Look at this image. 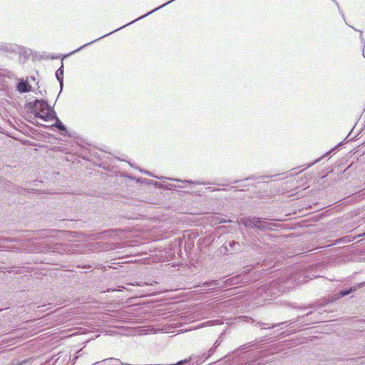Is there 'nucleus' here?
I'll return each instance as SVG.
<instances>
[{"label":"nucleus","mask_w":365,"mask_h":365,"mask_svg":"<svg viewBox=\"0 0 365 365\" xmlns=\"http://www.w3.org/2000/svg\"><path fill=\"white\" fill-rule=\"evenodd\" d=\"M231 362L225 361L224 365H264L269 360L266 359L268 354L265 350H248L236 351Z\"/></svg>","instance_id":"obj_1"},{"label":"nucleus","mask_w":365,"mask_h":365,"mask_svg":"<svg viewBox=\"0 0 365 365\" xmlns=\"http://www.w3.org/2000/svg\"><path fill=\"white\" fill-rule=\"evenodd\" d=\"M292 279H289L286 275L282 276L279 278L275 279L273 281L266 283L259 289V294L264 293V297H275L279 295V293L284 292L287 289H289L292 286L290 281Z\"/></svg>","instance_id":"obj_2"},{"label":"nucleus","mask_w":365,"mask_h":365,"mask_svg":"<svg viewBox=\"0 0 365 365\" xmlns=\"http://www.w3.org/2000/svg\"><path fill=\"white\" fill-rule=\"evenodd\" d=\"M239 223L243 225L247 228H257L263 231L266 230H272L276 225L273 222H269L265 219H261L256 217H242Z\"/></svg>","instance_id":"obj_3"},{"label":"nucleus","mask_w":365,"mask_h":365,"mask_svg":"<svg viewBox=\"0 0 365 365\" xmlns=\"http://www.w3.org/2000/svg\"><path fill=\"white\" fill-rule=\"evenodd\" d=\"M249 280V277L247 274H238L227 279L222 282L219 280H210L203 283V287L214 286L217 288H225L233 285L238 284L242 282H246Z\"/></svg>","instance_id":"obj_4"},{"label":"nucleus","mask_w":365,"mask_h":365,"mask_svg":"<svg viewBox=\"0 0 365 365\" xmlns=\"http://www.w3.org/2000/svg\"><path fill=\"white\" fill-rule=\"evenodd\" d=\"M174 1H175V0H170V1H168V2H166V3L163 4H162L161 6H158V7H157V8L154 9L153 10H152V11H149L148 13H147V14H144V15H143V16H140V17L137 18L136 19H135V20H133V21H130V23H128L127 24H125V25H124V26H121V27H120V28H118V29H115V30H114V31H111V32H110V33H108V34H105V35H103V36H101V37H99V38H96V39H95V40H93V41H91V42H88V43H85L84 45L81 46V47H79L78 48H77V49H76V50L73 51H72V54H73V53H77V52H78V51H81L83 48H85V47H86V46H89V45H91V43H94V42H96V41H98V40H100V39H101V38H104V37H106V36H108V35H110V34H113V33H114V32H115V31H118V30H120V29H123V28H124V27H125V26H128V25H130V24H131L134 23V22H135V21H138V20H140V19H143V18L146 17L147 16H148V15L151 14L152 13H153V12H155V11H158V9H161V8H163V7L165 6L166 5L169 4L170 3H171V2Z\"/></svg>","instance_id":"obj_5"},{"label":"nucleus","mask_w":365,"mask_h":365,"mask_svg":"<svg viewBox=\"0 0 365 365\" xmlns=\"http://www.w3.org/2000/svg\"><path fill=\"white\" fill-rule=\"evenodd\" d=\"M27 106L33 115L38 113V112H44L50 108V106L46 99H36L28 103Z\"/></svg>","instance_id":"obj_6"},{"label":"nucleus","mask_w":365,"mask_h":365,"mask_svg":"<svg viewBox=\"0 0 365 365\" xmlns=\"http://www.w3.org/2000/svg\"><path fill=\"white\" fill-rule=\"evenodd\" d=\"M22 50V47L16 43L0 42V53L3 54H20Z\"/></svg>","instance_id":"obj_7"},{"label":"nucleus","mask_w":365,"mask_h":365,"mask_svg":"<svg viewBox=\"0 0 365 365\" xmlns=\"http://www.w3.org/2000/svg\"><path fill=\"white\" fill-rule=\"evenodd\" d=\"M35 118H41L44 121H48L53 119L56 117V112L53 108L50 106V108L46 110L44 112H38V113L34 115Z\"/></svg>","instance_id":"obj_8"},{"label":"nucleus","mask_w":365,"mask_h":365,"mask_svg":"<svg viewBox=\"0 0 365 365\" xmlns=\"http://www.w3.org/2000/svg\"><path fill=\"white\" fill-rule=\"evenodd\" d=\"M16 89L21 93H28L31 90V86L29 84L27 81L21 79L17 84Z\"/></svg>","instance_id":"obj_9"},{"label":"nucleus","mask_w":365,"mask_h":365,"mask_svg":"<svg viewBox=\"0 0 365 365\" xmlns=\"http://www.w3.org/2000/svg\"><path fill=\"white\" fill-rule=\"evenodd\" d=\"M228 245H229V247H230V250H228V247L227 246H225L224 247V249L225 250V251L227 252H240L242 250V245L238 242H236V241H230L228 242Z\"/></svg>","instance_id":"obj_10"},{"label":"nucleus","mask_w":365,"mask_h":365,"mask_svg":"<svg viewBox=\"0 0 365 365\" xmlns=\"http://www.w3.org/2000/svg\"><path fill=\"white\" fill-rule=\"evenodd\" d=\"M154 177L156 178H158V179H167V180H173V181H175V182H181L182 183H186V184H195V185H207V182H200V181H192V180H181L178 178H165V177H158V176H154Z\"/></svg>","instance_id":"obj_11"},{"label":"nucleus","mask_w":365,"mask_h":365,"mask_svg":"<svg viewBox=\"0 0 365 365\" xmlns=\"http://www.w3.org/2000/svg\"><path fill=\"white\" fill-rule=\"evenodd\" d=\"M56 78L60 83L61 89H62L63 86V61H61V66L56 71Z\"/></svg>","instance_id":"obj_12"},{"label":"nucleus","mask_w":365,"mask_h":365,"mask_svg":"<svg viewBox=\"0 0 365 365\" xmlns=\"http://www.w3.org/2000/svg\"><path fill=\"white\" fill-rule=\"evenodd\" d=\"M53 119L56 120L55 123L53 125L54 127L58 128L60 131L67 133V128L66 125L60 120V119L56 115V117H53Z\"/></svg>","instance_id":"obj_13"},{"label":"nucleus","mask_w":365,"mask_h":365,"mask_svg":"<svg viewBox=\"0 0 365 365\" xmlns=\"http://www.w3.org/2000/svg\"><path fill=\"white\" fill-rule=\"evenodd\" d=\"M356 289H357V287H349V288L341 290L338 293L339 297H343L344 296H346V295L352 293L353 292L356 291Z\"/></svg>","instance_id":"obj_14"},{"label":"nucleus","mask_w":365,"mask_h":365,"mask_svg":"<svg viewBox=\"0 0 365 365\" xmlns=\"http://www.w3.org/2000/svg\"><path fill=\"white\" fill-rule=\"evenodd\" d=\"M269 178H270V176H269V175L258 176V177H255L254 175H252L250 177H248V178H245L244 180H258L259 182H261V181H263L265 179H269Z\"/></svg>","instance_id":"obj_15"},{"label":"nucleus","mask_w":365,"mask_h":365,"mask_svg":"<svg viewBox=\"0 0 365 365\" xmlns=\"http://www.w3.org/2000/svg\"><path fill=\"white\" fill-rule=\"evenodd\" d=\"M216 349L215 346H212L207 352V354H204L203 357L204 359L206 360L209 359L216 351Z\"/></svg>","instance_id":"obj_16"},{"label":"nucleus","mask_w":365,"mask_h":365,"mask_svg":"<svg viewBox=\"0 0 365 365\" xmlns=\"http://www.w3.org/2000/svg\"><path fill=\"white\" fill-rule=\"evenodd\" d=\"M354 30L355 31H359L360 32V36H359V38H360V41L361 42V44L363 46V56L365 57V55H364V48H365V40L363 37V32L362 31H360V30H357L356 29L354 28L353 26H351Z\"/></svg>","instance_id":"obj_17"},{"label":"nucleus","mask_w":365,"mask_h":365,"mask_svg":"<svg viewBox=\"0 0 365 365\" xmlns=\"http://www.w3.org/2000/svg\"><path fill=\"white\" fill-rule=\"evenodd\" d=\"M333 2H334V4L336 5L337 8H338V10H339V14L341 15L344 22L348 25L346 21V19H345V16H344V12L341 10L340 7H339V5L338 4V2L336 1V0H331Z\"/></svg>","instance_id":"obj_18"},{"label":"nucleus","mask_w":365,"mask_h":365,"mask_svg":"<svg viewBox=\"0 0 365 365\" xmlns=\"http://www.w3.org/2000/svg\"><path fill=\"white\" fill-rule=\"evenodd\" d=\"M222 338H221V337H219V338L215 341V342L214 343L213 346H215V348H217V347L220 345V344L222 343Z\"/></svg>","instance_id":"obj_19"},{"label":"nucleus","mask_w":365,"mask_h":365,"mask_svg":"<svg viewBox=\"0 0 365 365\" xmlns=\"http://www.w3.org/2000/svg\"><path fill=\"white\" fill-rule=\"evenodd\" d=\"M321 160V158H318L317 160H316L315 161H314L313 163H311L307 165V166L305 168V169L308 168H310L311 166L314 165L316 163H318Z\"/></svg>","instance_id":"obj_20"},{"label":"nucleus","mask_w":365,"mask_h":365,"mask_svg":"<svg viewBox=\"0 0 365 365\" xmlns=\"http://www.w3.org/2000/svg\"><path fill=\"white\" fill-rule=\"evenodd\" d=\"M170 189H172V188H183L185 187L184 185H170Z\"/></svg>","instance_id":"obj_21"},{"label":"nucleus","mask_w":365,"mask_h":365,"mask_svg":"<svg viewBox=\"0 0 365 365\" xmlns=\"http://www.w3.org/2000/svg\"><path fill=\"white\" fill-rule=\"evenodd\" d=\"M287 322H282V323H279V324H272L271 326L268 327V328H274V327H277V326L280 325V324H286Z\"/></svg>","instance_id":"obj_22"},{"label":"nucleus","mask_w":365,"mask_h":365,"mask_svg":"<svg viewBox=\"0 0 365 365\" xmlns=\"http://www.w3.org/2000/svg\"><path fill=\"white\" fill-rule=\"evenodd\" d=\"M257 324H259V326L262 328V329H267V327H265L264 326L265 325H267V324L265 323H262V322H258Z\"/></svg>","instance_id":"obj_23"},{"label":"nucleus","mask_w":365,"mask_h":365,"mask_svg":"<svg viewBox=\"0 0 365 365\" xmlns=\"http://www.w3.org/2000/svg\"><path fill=\"white\" fill-rule=\"evenodd\" d=\"M225 222H226V220H224V219L218 220V223H220H220Z\"/></svg>","instance_id":"obj_24"},{"label":"nucleus","mask_w":365,"mask_h":365,"mask_svg":"<svg viewBox=\"0 0 365 365\" xmlns=\"http://www.w3.org/2000/svg\"><path fill=\"white\" fill-rule=\"evenodd\" d=\"M144 173H145L148 175L153 176V175L149 171H145Z\"/></svg>","instance_id":"obj_25"},{"label":"nucleus","mask_w":365,"mask_h":365,"mask_svg":"<svg viewBox=\"0 0 365 365\" xmlns=\"http://www.w3.org/2000/svg\"><path fill=\"white\" fill-rule=\"evenodd\" d=\"M12 365H21V363L19 362H13Z\"/></svg>","instance_id":"obj_26"},{"label":"nucleus","mask_w":365,"mask_h":365,"mask_svg":"<svg viewBox=\"0 0 365 365\" xmlns=\"http://www.w3.org/2000/svg\"><path fill=\"white\" fill-rule=\"evenodd\" d=\"M56 249H57V247L51 248V252H54Z\"/></svg>","instance_id":"obj_27"},{"label":"nucleus","mask_w":365,"mask_h":365,"mask_svg":"<svg viewBox=\"0 0 365 365\" xmlns=\"http://www.w3.org/2000/svg\"><path fill=\"white\" fill-rule=\"evenodd\" d=\"M312 312H309L307 314H306V316H309V315L312 314Z\"/></svg>","instance_id":"obj_28"},{"label":"nucleus","mask_w":365,"mask_h":365,"mask_svg":"<svg viewBox=\"0 0 365 365\" xmlns=\"http://www.w3.org/2000/svg\"><path fill=\"white\" fill-rule=\"evenodd\" d=\"M155 185H158V182H155Z\"/></svg>","instance_id":"obj_29"},{"label":"nucleus","mask_w":365,"mask_h":365,"mask_svg":"<svg viewBox=\"0 0 365 365\" xmlns=\"http://www.w3.org/2000/svg\"><path fill=\"white\" fill-rule=\"evenodd\" d=\"M363 236H365V232L362 235Z\"/></svg>","instance_id":"obj_30"}]
</instances>
